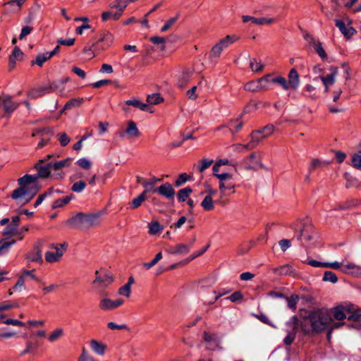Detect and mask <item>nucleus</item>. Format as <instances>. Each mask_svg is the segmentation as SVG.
Listing matches in <instances>:
<instances>
[{
	"mask_svg": "<svg viewBox=\"0 0 361 361\" xmlns=\"http://www.w3.org/2000/svg\"><path fill=\"white\" fill-rule=\"evenodd\" d=\"M45 160H39L35 168L37 171V176L26 174L18 179L19 187L14 190L11 197L16 200L18 204L24 205L28 203L37 194L38 187L36 184L37 178H46L49 177L51 173L50 162L44 164Z\"/></svg>",
	"mask_w": 361,
	"mask_h": 361,
	"instance_id": "nucleus-1",
	"label": "nucleus"
},
{
	"mask_svg": "<svg viewBox=\"0 0 361 361\" xmlns=\"http://www.w3.org/2000/svg\"><path fill=\"white\" fill-rule=\"evenodd\" d=\"M333 319L331 313L326 309H319L311 311L308 316L301 324L302 331L305 334L319 333L329 329L328 339L330 340L331 331L333 329L338 328L343 323L335 322L332 324Z\"/></svg>",
	"mask_w": 361,
	"mask_h": 361,
	"instance_id": "nucleus-2",
	"label": "nucleus"
},
{
	"mask_svg": "<svg viewBox=\"0 0 361 361\" xmlns=\"http://www.w3.org/2000/svg\"><path fill=\"white\" fill-rule=\"evenodd\" d=\"M333 313L334 318L338 320H343L345 318L350 320H357L361 316L360 311L354 305L350 303H346L334 307Z\"/></svg>",
	"mask_w": 361,
	"mask_h": 361,
	"instance_id": "nucleus-3",
	"label": "nucleus"
},
{
	"mask_svg": "<svg viewBox=\"0 0 361 361\" xmlns=\"http://www.w3.org/2000/svg\"><path fill=\"white\" fill-rule=\"evenodd\" d=\"M99 217V215L97 214L78 213L69 219L68 223L76 227L89 228L98 224Z\"/></svg>",
	"mask_w": 361,
	"mask_h": 361,
	"instance_id": "nucleus-4",
	"label": "nucleus"
},
{
	"mask_svg": "<svg viewBox=\"0 0 361 361\" xmlns=\"http://www.w3.org/2000/svg\"><path fill=\"white\" fill-rule=\"evenodd\" d=\"M295 237L303 244H307L313 238L314 230L308 221H300L294 227Z\"/></svg>",
	"mask_w": 361,
	"mask_h": 361,
	"instance_id": "nucleus-5",
	"label": "nucleus"
},
{
	"mask_svg": "<svg viewBox=\"0 0 361 361\" xmlns=\"http://www.w3.org/2000/svg\"><path fill=\"white\" fill-rule=\"evenodd\" d=\"M324 267L341 269L344 274H350L355 277H361V266L354 263L348 262L341 267V263L338 262H324Z\"/></svg>",
	"mask_w": 361,
	"mask_h": 361,
	"instance_id": "nucleus-6",
	"label": "nucleus"
},
{
	"mask_svg": "<svg viewBox=\"0 0 361 361\" xmlns=\"http://www.w3.org/2000/svg\"><path fill=\"white\" fill-rule=\"evenodd\" d=\"M202 339L205 343V348L208 350L216 351L222 349L221 336L218 334L204 331L202 334Z\"/></svg>",
	"mask_w": 361,
	"mask_h": 361,
	"instance_id": "nucleus-7",
	"label": "nucleus"
},
{
	"mask_svg": "<svg viewBox=\"0 0 361 361\" xmlns=\"http://www.w3.org/2000/svg\"><path fill=\"white\" fill-rule=\"evenodd\" d=\"M68 244L66 243L49 245V248L54 249L55 252L48 251L45 253V260L49 263L59 262L62 258L65 251L67 250Z\"/></svg>",
	"mask_w": 361,
	"mask_h": 361,
	"instance_id": "nucleus-8",
	"label": "nucleus"
},
{
	"mask_svg": "<svg viewBox=\"0 0 361 361\" xmlns=\"http://www.w3.org/2000/svg\"><path fill=\"white\" fill-rule=\"evenodd\" d=\"M99 38L92 44V47L98 50H105L113 44L114 36L108 31H104L99 34Z\"/></svg>",
	"mask_w": 361,
	"mask_h": 361,
	"instance_id": "nucleus-9",
	"label": "nucleus"
},
{
	"mask_svg": "<svg viewBox=\"0 0 361 361\" xmlns=\"http://www.w3.org/2000/svg\"><path fill=\"white\" fill-rule=\"evenodd\" d=\"M96 278L93 283L99 288H104L110 285L113 281V276L111 273L105 271L102 274L99 271H95Z\"/></svg>",
	"mask_w": 361,
	"mask_h": 361,
	"instance_id": "nucleus-10",
	"label": "nucleus"
},
{
	"mask_svg": "<svg viewBox=\"0 0 361 361\" xmlns=\"http://www.w3.org/2000/svg\"><path fill=\"white\" fill-rule=\"evenodd\" d=\"M123 304V300L122 299L118 298L112 300L109 298H104L100 300L99 307L104 311H111L120 307Z\"/></svg>",
	"mask_w": 361,
	"mask_h": 361,
	"instance_id": "nucleus-11",
	"label": "nucleus"
},
{
	"mask_svg": "<svg viewBox=\"0 0 361 361\" xmlns=\"http://www.w3.org/2000/svg\"><path fill=\"white\" fill-rule=\"evenodd\" d=\"M154 192L165 197L167 200H173L175 196V190L169 183H165L154 189Z\"/></svg>",
	"mask_w": 361,
	"mask_h": 361,
	"instance_id": "nucleus-12",
	"label": "nucleus"
},
{
	"mask_svg": "<svg viewBox=\"0 0 361 361\" xmlns=\"http://www.w3.org/2000/svg\"><path fill=\"white\" fill-rule=\"evenodd\" d=\"M305 39L308 40L310 44L312 46L317 52V54L322 59H326L327 55L326 54L325 50L322 47V44L321 42L317 40L314 37H313L311 35L307 34L305 36Z\"/></svg>",
	"mask_w": 361,
	"mask_h": 361,
	"instance_id": "nucleus-13",
	"label": "nucleus"
},
{
	"mask_svg": "<svg viewBox=\"0 0 361 361\" xmlns=\"http://www.w3.org/2000/svg\"><path fill=\"white\" fill-rule=\"evenodd\" d=\"M330 73L326 76H322L321 80L325 87V91L329 90V86L334 85L336 81V77L338 75V68L334 66L329 68Z\"/></svg>",
	"mask_w": 361,
	"mask_h": 361,
	"instance_id": "nucleus-14",
	"label": "nucleus"
},
{
	"mask_svg": "<svg viewBox=\"0 0 361 361\" xmlns=\"http://www.w3.org/2000/svg\"><path fill=\"white\" fill-rule=\"evenodd\" d=\"M18 103L11 101L10 96L0 97V108L3 106L5 114L9 115L18 108Z\"/></svg>",
	"mask_w": 361,
	"mask_h": 361,
	"instance_id": "nucleus-15",
	"label": "nucleus"
},
{
	"mask_svg": "<svg viewBox=\"0 0 361 361\" xmlns=\"http://www.w3.org/2000/svg\"><path fill=\"white\" fill-rule=\"evenodd\" d=\"M288 90L298 89L300 85V77L295 68H292L288 73V80H286Z\"/></svg>",
	"mask_w": 361,
	"mask_h": 361,
	"instance_id": "nucleus-16",
	"label": "nucleus"
},
{
	"mask_svg": "<svg viewBox=\"0 0 361 361\" xmlns=\"http://www.w3.org/2000/svg\"><path fill=\"white\" fill-rule=\"evenodd\" d=\"M335 25L339 29L340 32L344 35L346 39H350L356 32V30L353 27H347L345 23L341 20L335 19Z\"/></svg>",
	"mask_w": 361,
	"mask_h": 361,
	"instance_id": "nucleus-17",
	"label": "nucleus"
},
{
	"mask_svg": "<svg viewBox=\"0 0 361 361\" xmlns=\"http://www.w3.org/2000/svg\"><path fill=\"white\" fill-rule=\"evenodd\" d=\"M23 52L20 50V49L16 46L13 48V50L11 54L9 56L8 59V71H11L14 69L16 64V60H22L20 57H23Z\"/></svg>",
	"mask_w": 361,
	"mask_h": 361,
	"instance_id": "nucleus-18",
	"label": "nucleus"
},
{
	"mask_svg": "<svg viewBox=\"0 0 361 361\" xmlns=\"http://www.w3.org/2000/svg\"><path fill=\"white\" fill-rule=\"evenodd\" d=\"M123 15V13L118 8L111 9L102 13L101 18L103 22L107 20H118Z\"/></svg>",
	"mask_w": 361,
	"mask_h": 361,
	"instance_id": "nucleus-19",
	"label": "nucleus"
},
{
	"mask_svg": "<svg viewBox=\"0 0 361 361\" xmlns=\"http://www.w3.org/2000/svg\"><path fill=\"white\" fill-rule=\"evenodd\" d=\"M243 123L238 121H231L228 124V127H221L217 128V130H224L223 133H231V134H235L238 133L242 128Z\"/></svg>",
	"mask_w": 361,
	"mask_h": 361,
	"instance_id": "nucleus-20",
	"label": "nucleus"
},
{
	"mask_svg": "<svg viewBox=\"0 0 361 361\" xmlns=\"http://www.w3.org/2000/svg\"><path fill=\"white\" fill-rule=\"evenodd\" d=\"M90 346L92 350L97 355L103 356L106 350L107 346L106 344L98 341L95 339H92L90 341Z\"/></svg>",
	"mask_w": 361,
	"mask_h": 361,
	"instance_id": "nucleus-21",
	"label": "nucleus"
},
{
	"mask_svg": "<svg viewBox=\"0 0 361 361\" xmlns=\"http://www.w3.org/2000/svg\"><path fill=\"white\" fill-rule=\"evenodd\" d=\"M242 20L244 23H246L247 22H251L253 24L257 25H264V24H271L274 23L273 18H255L250 16H242Z\"/></svg>",
	"mask_w": 361,
	"mask_h": 361,
	"instance_id": "nucleus-22",
	"label": "nucleus"
},
{
	"mask_svg": "<svg viewBox=\"0 0 361 361\" xmlns=\"http://www.w3.org/2000/svg\"><path fill=\"white\" fill-rule=\"evenodd\" d=\"M25 0H11L4 4V9L8 13H16L20 11Z\"/></svg>",
	"mask_w": 361,
	"mask_h": 361,
	"instance_id": "nucleus-23",
	"label": "nucleus"
},
{
	"mask_svg": "<svg viewBox=\"0 0 361 361\" xmlns=\"http://www.w3.org/2000/svg\"><path fill=\"white\" fill-rule=\"evenodd\" d=\"M126 105L133 106L135 108H137L143 111H149L152 113V107L147 104L141 102L140 100L137 99H129L126 102Z\"/></svg>",
	"mask_w": 361,
	"mask_h": 361,
	"instance_id": "nucleus-24",
	"label": "nucleus"
},
{
	"mask_svg": "<svg viewBox=\"0 0 361 361\" xmlns=\"http://www.w3.org/2000/svg\"><path fill=\"white\" fill-rule=\"evenodd\" d=\"M27 259L30 262H35L39 264L43 263L42 251L39 247H35L32 251L27 255Z\"/></svg>",
	"mask_w": 361,
	"mask_h": 361,
	"instance_id": "nucleus-25",
	"label": "nucleus"
},
{
	"mask_svg": "<svg viewBox=\"0 0 361 361\" xmlns=\"http://www.w3.org/2000/svg\"><path fill=\"white\" fill-rule=\"evenodd\" d=\"M192 243L189 244H178L171 248V253L173 255H185L189 252Z\"/></svg>",
	"mask_w": 361,
	"mask_h": 361,
	"instance_id": "nucleus-26",
	"label": "nucleus"
},
{
	"mask_svg": "<svg viewBox=\"0 0 361 361\" xmlns=\"http://www.w3.org/2000/svg\"><path fill=\"white\" fill-rule=\"evenodd\" d=\"M48 93L49 92L47 85H44L30 90L27 93V96L30 99H36Z\"/></svg>",
	"mask_w": 361,
	"mask_h": 361,
	"instance_id": "nucleus-27",
	"label": "nucleus"
},
{
	"mask_svg": "<svg viewBox=\"0 0 361 361\" xmlns=\"http://www.w3.org/2000/svg\"><path fill=\"white\" fill-rule=\"evenodd\" d=\"M71 162H72V159L67 158V159L60 160V161L54 162V163L50 162V164L51 166V170L59 171L64 167L69 166L71 165Z\"/></svg>",
	"mask_w": 361,
	"mask_h": 361,
	"instance_id": "nucleus-28",
	"label": "nucleus"
},
{
	"mask_svg": "<svg viewBox=\"0 0 361 361\" xmlns=\"http://www.w3.org/2000/svg\"><path fill=\"white\" fill-rule=\"evenodd\" d=\"M238 39V37L235 35H227L222 39H221L217 44L223 49L227 48L229 45L233 44Z\"/></svg>",
	"mask_w": 361,
	"mask_h": 361,
	"instance_id": "nucleus-29",
	"label": "nucleus"
},
{
	"mask_svg": "<svg viewBox=\"0 0 361 361\" xmlns=\"http://www.w3.org/2000/svg\"><path fill=\"white\" fill-rule=\"evenodd\" d=\"M271 74H267L258 79L261 91H264L269 88V84L271 83Z\"/></svg>",
	"mask_w": 361,
	"mask_h": 361,
	"instance_id": "nucleus-30",
	"label": "nucleus"
},
{
	"mask_svg": "<svg viewBox=\"0 0 361 361\" xmlns=\"http://www.w3.org/2000/svg\"><path fill=\"white\" fill-rule=\"evenodd\" d=\"M219 187V189H220L222 195H226V190L230 191L231 193H234L235 191V185L232 182H229V181L222 182V181H220Z\"/></svg>",
	"mask_w": 361,
	"mask_h": 361,
	"instance_id": "nucleus-31",
	"label": "nucleus"
},
{
	"mask_svg": "<svg viewBox=\"0 0 361 361\" xmlns=\"http://www.w3.org/2000/svg\"><path fill=\"white\" fill-rule=\"evenodd\" d=\"M345 179L347 181L346 188H360L361 186L360 181L350 176L349 173H345L344 175Z\"/></svg>",
	"mask_w": 361,
	"mask_h": 361,
	"instance_id": "nucleus-32",
	"label": "nucleus"
},
{
	"mask_svg": "<svg viewBox=\"0 0 361 361\" xmlns=\"http://www.w3.org/2000/svg\"><path fill=\"white\" fill-rule=\"evenodd\" d=\"M64 335V331L62 328H56L54 331L51 332V334L48 336V341L51 343H54Z\"/></svg>",
	"mask_w": 361,
	"mask_h": 361,
	"instance_id": "nucleus-33",
	"label": "nucleus"
},
{
	"mask_svg": "<svg viewBox=\"0 0 361 361\" xmlns=\"http://www.w3.org/2000/svg\"><path fill=\"white\" fill-rule=\"evenodd\" d=\"M75 21H82L83 24L76 28L75 32L78 35H82L83 30L90 28V25L88 24L89 19L87 17H79L75 18Z\"/></svg>",
	"mask_w": 361,
	"mask_h": 361,
	"instance_id": "nucleus-34",
	"label": "nucleus"
},
{
	"mask_svg": "<svg viewBox=\"0 0 361 361\" xmlns=\"http://www.w3.org/2000/svg\"><path fill=\"white\" fill-rule=\"evenodd\" d=\"M51 59L50 56H49L48 52L39 54L36 56V59L35 61H31L32 65L37 64L39 66H42L44 62Z\"/></svg>",
	"mask_w": 361,
	"mask_h": 361,
	"instance_id": "nucleus-35",
	"label": "nucleus"
},
{
	"mask_svg": "<svg viewBox=\"0 0 361 361\" xmlns=\"http://www.w3.org/2000/svg\"><path fill=\"white\" fill-rule=\"evenodd\" d=\"M202 207L206 211H211L214 209V201L210 195H206L201 202Z\"/></svg>",
	"mask_w": 361,
	"mask_h": 361,
	"instance_id": "nucleus-36",
	"label": "nucleus"
},
{
	"mask_svg": "<svg viewBox=\"0 0 361 361\" xmlns=\"http://www.w3.org/2000/svg\"><path fill=\"white\" fill-rule=\"evenodd\" d=\"M146 198V196L145 195V192H142L137 197L134 198L132 202L130 203V209H135L137 207H139L142 203L145 201Z\"/></svg>",
	"mask_w": 361,
	"mask_h": 361,
	"instance_id": "nucleus-37",
	"label": "nucleus"
},
{
	"mask_svg": "<svg viewBox=\"0 0 361 361\" xmlns=\"http://www.w3.org/2000/svg\"><path fill=\"white\" fill-rule=\"evenodd\" d=\"M283 298L286 300L287 305L290 309L293 310H295L296 309L297 304L299 301V297L298 295L293 294L290 297L285 296V298Z\"/></svg>",
	"mask_w": 361,
	"mask_h": 361,
	"instance_id": "nucleus-38",
	"label": "nucleus"
},
{
	"mask_svg": "<svg viewBox=\"0 0 361 361\" xmlns=\"http://www.w3.org/2000/svg\"><path fill=\"white\" fill-rule=\"evenodd\" d=\"M73 198V195H70L66 196L63 198L58 199L55 200L52 204V208L56 209L63 207V205L68 204L72 199Z\"/></svg>",
	"mask_w": 361,
	"mask_h": 361,
	"instance_id": "nucleus-39",
	"label": "nucleus"
},
{
	"mask_svg": "<svg viewBox=\"0 0 361 361\" xmlns=\"http://www.w3.org/2000/svg\"><path fill=\"white\" fill-rule=\"evenodd\" d=\"M164 227L158 221H152L149 224V233L150 235H156L160 233Z\"/></svg>",
	"mask_w": 361,
	"mask_h": 361,
	"instance_id": "nucleus-40",
	"label": "nucleus"
},
{
	"mask_svg": "<svg viewBox=\"0 0 361 361\" xmlns=\"http://www.w3.org/2000/svg\"><path fill=\"white\" fill-rule=\"evenodd\" d=\"M274 133H275L274 126L272 124H271V125H267L266 126H264L263 128H260L257 130H253L252 133V134L253 133H260V134H264V135H271Z\"/></svg>",
	"mask_w": 361,
	"mask_h": 361,
	"instance_id": "nucleus-41",
	"label": "nucleus"
},
{
	"mask_svg": "<svg viewBox=\"0 0 361 361\" xmlns=\"http://www.w3.org/2000/svg\"><path fill=\"white\" fill-rule=\"evenodd\" d=\"M224 49L216 43L211 49L209 54L210 60L218 59Z\"/></svg>",
	"mask_w": 361,
	"mask_h": 361,
	"instance_id": "nucleus-42",
	"label": "nucleus"
},
{
	"mask_svg": "<svg viewBox=\"0 0 361 361\" xmlns=\"http://www.w3.org/2000/svg\"><path fill=\"white\" fill-rule=\"evenodd\" d=\"M192 192V189L189 187H187V188L180 190L177 195L178 201L179 202L185 201Z\"/></svg>",
	"mask_w": 361,
	"mask_h": 361,
	"instance_id": "nucleus-43",
	"label": "nucleus"
},
{
	"mask_svg": "<svg viewBox=\"0 0 361 361\" xmlns=\"http://www.w3.org/2000/svg\"><path fill=\"white\" fill-rule=\"evenodd\" d=\"M164 101L163 97H161L160 94L154 93L148 95L147 97V102L149 104H159Z\"/></svg>",
	"mask_w": 361,
	"mask_h": 361,
	"instance_id": "nucleus-44",
	"label": "nucleus"
},
{
	"mask_svg": "<svg viewBox=\"0 0 361 361\" xmlns=\"http://www.w3.org/2000/svg\"><path fill=\"white\" fill-rule=\"evenodd\" d=\"M53 133H54V132H53L52 128L47 126V127L35 128L31 135H48L49 134H53Z\"/></svg>",
	"mask_w": 361,
	"mask_h": 361,
	"instance_id": "nucleus-45",
	"label": "nucleus"
},
{
	"mask_svg": "<svg viewBox=\"0 0 361 361\" xmlns=\"http://www.w3.org/2000/svg\"><path fill=\"white\" fill-rule=\"evenodd\" d=\"M245 90L247 91H250V92L261 91V89L259 88V80H253V81L247 82L245 85Z\"/></svg>",
	"mask_w": 361,
	"mask_h": 361,
	"instance_id": "nucleus-46",
	"label": "nucleus"
},
{
	"mask_svg": "<svg viewBox=\"0 0 361 361\" xmlns=\"http://www.w3.org/2000/svg\"><path fill=\"white\" fill-rule=\"evenodd\" d=\"M47 88L49 92H52L55 91H58L59 92H62L64 90V87L62 85H61L60 81H54L49 85H47Z\"/></svg>",
	"mask_w": 361,
	"mask_h": 361,
	"instance_id": "nucleus-47",
	"label": "nucleus"
},
{
	"mask_svg": "<svg viewBox=\"0 0 361 361\" xmlns=\"http://www.w3.org/2000/svg\"><path fill=\"white\" fill-rule=\"evenodd\" d=\"M352 164L355 168L361 169V150L357 151L353 154Z\"/></svg>",
	"mask_w": 361,
	"mask_h": 361,
	"instance_id": "nucleus-48",
	"label": "nucleus"
},
{
	"mask_svg": "<svg viewBox=\"0 0 361 361\" xmlns=\"http://www.w3.org/2000/svg\"><path fill=\"white\" fill-rule=\"evenodd\" d=\"M250 66L252 71L259 72L262 71L264 68V64H262L261 61H257L256 59L253 58L251 59L250 61Z\"/></svg>",
	"mask_w": 361,
	"mask_h": 361,
	"instance_id": "nucleus-49",
	"label": "nucleus"
},
{
	"mask_svg": "<svg viewBox=\"0 0 361 361\" xmlns=\"http://www.w3.org/2000/svg\"><path fill=\"white\" fill-rule=\"evenodd\" d=\"M214 161L213 159H203L200 161V165L197 166V170L199 172L202 173L207 169H208L212 164Z\"/></svg>",
	"mask_w": 361,
	"mask_h": 361,
	"instance_id": "nucleus-50",
	"label": "nucleus"
},
{
	"mask_svg": "<svg viewBox=\"0 0 361 361\" xmlns=\"http://www.w3.org/2000/svg\"><path fill=\"white\" fill-rule=\"evenodd\" d=\"M179 18V14L178 13L176 16L169 18L165 24L161 27V32H166L169 29H170L178 20Z\"/></svg>",
	"mask_w": 361,
	"mask_h": 361,
	"instance_id": "nucleus-51",
	"label": "nucleus"
},
{
	"mask_svg": "<svg viewBox=\"0 0 361 361\" xmlns=\"http://www.w3.org/2000/svg\"><path fill=\"white\" fill-rule=\"evenodd\" d=\"M322 279L324 281L331 282L333 283H335L338 281V277L336 275L330 271H326L324 272Z\"/></svg>",
	"mask_w": 361,
	"mask_h": 361,
	"instance_id": "nucleus-52",
	"label": "nucleus"
},
{
	"mask_svg": "<svg viewBox=\"0 0 361 361\" xmlns=\"http://www.w3.org/2000/svg\"><path fill=\"white\" fill-rule=\"evenodd\" d=\"M271 83L277 84V85L281 86L283 90H288L286 79L283 76H277V77L272 76Z\"/></svg>",
	"mask_w": 361,
	"mask_h": 361,
	"instance_id": "nucleus-53",
	"label": "nucleus"
},
{
	"mask_svg": "<svg viewBox=\"0 0 361 361\" xmlns=\"http://www.w3.org/2000/svg\"><path fill=\"white\" fill-rule=\"evenodd\" d=\"M296 332V331L290 329L287 331L288 334L283 340V342L286 345H290L293 343L295 338Z\"/></svg>",
	"mask_w": 361,
	"mask_h": 361,
	"instance_id": "nucleus-54",
	"label": "nucleus"
},
{
	"mask_svg": "<svg viewBox=\"0 0 361 361\" xmlns=\"http://www.w3.org/2000/svg\"><path fill=\"white\" fill-rule=\"evenodd\" d=\"M142 185L145 188V190L142 192H145V195L149 192H154L155 185L153 184V182H151L150 180H143L142 182Z\"/></svg>",
	"mask_w": 361,
	"mask_h": 361,
	"instance_id": "nucleus-55",
	"label": "nucleus"
},
{
	"mask_svg": "<svg viewBox=\"0 0 361 361\" xmlns=\"http://www.w3.org/2000/svg\"><path fill=\"white\" fill-rule=\"evenodd\" d=\"M126 132L130 135H137L139 134V131L136 126V124L133 121L128 122V125L126 130Z\"/></svg>",
	"mask_w": 361,
	"mask_h": 361,
	"instance_id": "nucleus-56",
	"label": "nucleus"
},
{
	"mask_svg": "<svg viewBox=\"0 0 361 361\" xmlns=\"http://www.w3.org/2000/svg\"><path fill=\"white\" fill-rule=\"evenodd\" d=\"M162 258V253L161 252H159V253H157L155 256V257L150 262H146V263H144L142 264V266L147 269H151L152 267H154L155 264H157L158 263V262Z\"/></svg>",
	"mask_w": 361,
	"mask_h": 361,
	"instance_id": "nucleus-57",
	"label": "nucleus"
},
{
	"mask_svg": "<svg viewBox=\"0 0 361 361\" xmlns=\"http://www.w3.org/2000/svg\"><path fill=\"white\" fill-rule=\"evenodd\" d=\"M86 187V183L84 180L75 182L71 187V190L75 192H81Z\"/></svg>",
	"mask_w": 361,
	"mask_h": 361,
	"instance_id": "nucleus-58",
	"label": "nucleus"
},
{
	"mask_svg": "<svg viewBox=\"0 0 361 361\" xmlns=\"http://www.w3.org/2000/svg\"><path fill=\"white\" fill-rule=\"evenodd\" d=\"M326 164V163L323 162L318 159H314L311 161L310 166L309 168V171H310V172H312V171H314L318 168H321Z\"/></svg>",
	"mask_w": 361,
	"mask_h": 361,
	"instance_id": "nucleus-59",
	"label": "nucleus"
},
{
	"mask_svg": "<svg viewBox=\"0 0 361 361\" xmlns=\"http://www.w3.org/2000/svg\"><path fill=\"white\" fill-rule=\"evenodd\" d=\"M76 163L84 169H89L92 166L91 161L87 158L79 159Z\"/></svg>",
	"mask_w": 361,
	"mask_h": 361,
	"instance_id": "nucleus-60",
	"label": "nucleus"
},
{
	"mask_svg": "<svg viewBox=\"0 0 361 361\" xmlns=\"http://www.w3.org/2000/svg\"><path fill=\"white\" fill-rule=\"evenodd\" d=\"M118 293L121 295H123L128 298L130 295L131 288L129 287V285L125 284L118 289Z\"/></svg>",
	"mask_w": 361,
	"mask_h": 361,
	"instance_id": "nucleus-61",
	"label": "nucleus"
},
{
	"mask_svg": "<svg viewBox=\"0 0 361 361\" xmlns=\"http://www.w3.org/2000/svg\"><path fill=\"white\" fill-rule=\"evenodd\" d=\"M298 319L297 316H293L288 322H287L286 325L289 326L290 330H295L297 331Z\"/></svg>",
	"mask_w": 361,
	"mask_h": 361,
	"instance_id": "nucleus-62",
	"label": "nucleus"
},
{
	"mask_svg": "<svg viewBox=\"0 0 361 361\" xmlns=\"http://www.w3.org/2000/svg\"><path fill=\"white\" fill-rule=\"evenodd\" d=\"M188 178H189V176L185 173H183L180 174L178 178H177V180L175 182L176 186L179 187V186L182 185L188 180Z\"/></svg>",
	"mask_w": 361,
	"mask_h": 361,
	"instance_id": "nucleus-63",
	"label": "nucleus"
},
{
	"mask_svg": "<svg viewBox=\"0 0 361 361\" xmlns=\"http://www.w3.org/2000/svg\"><path fill=\"white\" fill-rule=\"evenodd\" d=\"M17 231V228L15 227V226H13L11 224L6 226L2 233L4 235H13L16 233Z\"/></svg>",
	"mask_w": 361,
	"mask_h": 361,
	"instance_id": "nucleus-64",
	"label": "nucleus"
}]
</instances>
